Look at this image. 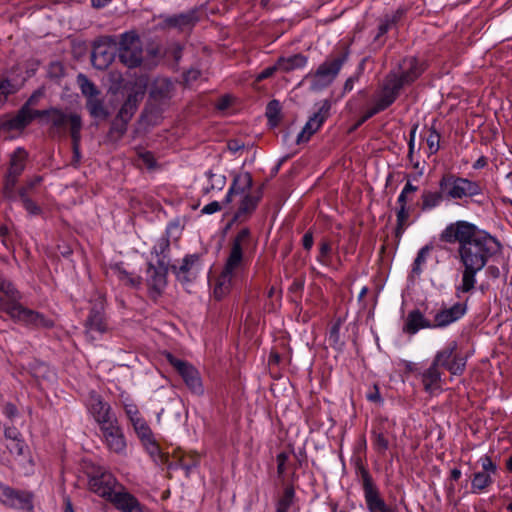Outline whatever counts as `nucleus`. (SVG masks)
<instances>
[{
	"mask_svg": "<svg viewBox=\"0 0 512 512\" xmlns=\"http://www.w3.org/2000/svg\"><path fill=\"white\" fill-rule=\"evenodd\" d=\"M441 239L447 243H458L457 259L462 270L460 282L455 285L457 296L471 292L477 283V274L500 251L499 241L467 221L448 225Z\"/></svg>",
	"mask_w": 512,
	"mask_h": 512,
	"instance_id": "1",
	"label": "nucleus"
},
{
	"mask_svg": "<svg viewBox=\"0 0 512 512\" xmlns=\"http://www.w3.org/2000/svg\"><path fill=\"white\" fill-rule=\"evenodd\" d=\"M255 247L249 228H242L231 240L222 271L214 284L213 295L216 299H222L242 287Z\"/></svg>",
	"mask_w": 512,
	"mask_h": 512,
	"instance_id": "2",
	"label": "nucleus"
},
{
	"mask_svg": "<svg viewBox=\"0 0 512 512\" xmlns=\"http://www.w3.org/2000/svg\"><path fill=\"white\" fill-rule=\"evenodd\" d=\"M34 95L29 99L28 103L19 111L17 116L12 120V126L15 128L24 127L29 124L32 119L36 117H46L47 122L51 123L57 129H64L67 125L70 126L71 137L73 142L74 154L79 158V141L80 130L82 127L81 118L77 114H65L60 110H32L28 104L34 100Z\"/></svg>",
	"mask_w": 512,
	"mask_h": 512,
	"instance_id": "3",
	"label": "nucleus"
},
{
	"mask_svg": "<svg viewBox=\"0 0 512 512\" xmlns=\"http://www.w3.org/2000/svg\"><path fill=\"white\" fill-rule=\"evenodd\" d=\"M19 294L13 285L0 277V310L7 313L15 322L32 327H49L52 322L44 315L23 307Z\"/></svg>",
	"mask_w": 512,
	"mask_h": 512,
	"instance_id": "4",
	"label": "nucleus"
},
{
	"mask_svg": "<svg viewBox=\"0 0 512 512\" xmlns=\"http://www.w3.org/2000/svg\"><path fill=\"white\" fill-rule=\"evenodd\" d=\"M401 75L391 74L387 77L384 87L379 94L376 103L380 109L385 110L396 99L400 89L414 80H416L422 73V68L415 58H407L403 61L401 66Z\"/></svg>",
	"mask_w": 512,
	"mask_h": 512,
	"instance_id": "5",
	"label": "nucleus"
},
{
	"mask_svg": "<svg viewBox=\"0 0 512 512\" xmlns=\"http://www.w3.org/2000/svg\"><path fill=\"white\" fill-rule=\"evenodd\" d=\"M439 188L445 198L453 200L471 198L482 193L478 182L452 174L444 175L441 178Z\"/></svg>",
	"mask_w": 512,
	"mask_h": 512,
	"instance_id": "6",
	"label": "nucleus"
},
{
	"mask_svg": "<svg viewBox=\"0 0 512 512\" xmlns=\"http://www.w3.org/2000/svg\"><path fill=\"white\" fill-rule=\"evenodd\" d=\"M345 61V55L327 59L314 72H309L305 76V80L309 82L310 90L318 92L330 86L336 79Z\"/></svg>",
	"mask_w": 512,
	"mask_h": 512,
	"instance_id": "7",
	"label": "nucleus"
},
{
	"mask_svg": "<svg viewBox=\"0 0 512 512\" xmlns=\"http://www.w3.org/2000/svg\"><path fill=\"white\" fill-rule=\"evenodd\" d=\"M251 185L252 179L249 174L246 173L244 175H240L234 179L225 196L224 204H229L232 202L233 195H243L236 213V218L250 214L257 206L258 198L250 194H246V191L250 189Z\"/></svg>",
	"mask_w": 512,
	"mask_h": 512,
	"instance_id": "8",
	"label": "nucleus"
},
{
	"mask_svg": "<svg viewBox=\"0 0 512 512\" xmlns=\"http://www.w3.org/2000/svg\"><path fill=\"white\" fill-rule=\"evenodd\" d=\"M120 61L129 68L137 67L143 58L142 43L134 32H127L117 43Z\"/></svg>",
	"mask_w": 512,
	"mask_h": 512,
	"instance_id": "9",
	"label": "nucleus"
},
{
	"mask_svg": "<svg viewBox=\"0 0 512 512\" xmlns=\"http://www.w3.org/2000/svg\"><path fill=\"white\" fill-rule=\"evenodd\" d=\"M457 348L456 341L448 342L444 348L436 353L432 364L438 368H445L452 375H461L465 370L466 359L457 353Z\"/></svg>",
	"mask_w": 512,
	"mask_h": 512,
	"instance_id": "10",
	"label": "nucleus"
},
{
	"mask_svg": "<svg viewBox=\"0 0 512 512\" xmlns=\"http://www.w3.org/2000/svg\"><path fill=\"white\" fill-rule=\"evenodd\" d=\"M477 464L480 470L476 471L471 479V492L480 494L485 491L494 483L495 476L498 472V467L489 455H482Z\"/></svg>",
	"mask_w": 512,
	"mask_h": 512,
	"instance_id": "11",
	"label": "nucleus"
},
{
	"mask_svg": "<svg viewBox=\"0 0 512 512\" xmlns=\"http://www.w3.org/2000/svg\"><path fill=\"white\" fill-rule=\"evenodd\" d=\"M89 415L97 423L99 430L118 421L110 404L98 394L92 393L87 401Z\"/></svg>",
	"mask_w": 512,
	"mask_h": 512,
	"instance_id": "12",
	"label": "nucleus"
},
{
	"mask_svg": "<svg viewBox=\"0 0 512 512\" xmlns=\"http://www.w3.org/2000/svg\"><path fill=\"white\" fill-rule=\"evenodd\" d=\"M117 53V41L113 37H103L94 44L91 61L95 68L105 69L115 59Z\"/></svg>",
	"mask_w": 512,
	"mask_h": 512,
	"instance_id": "13",
	"label": "nucleus"
},
{
	"mask_svg": "<svg viewBox=\"0 0 512 512\" xmlns=\"http://www.w3.org/2000/svg\"><path fill=\"white\" fill-rule=\"evenodd\" d=\"M167 361L177 370V372L181 375L185 384L189 387V389L197 394L201 395L204 392L203 384L201 381V377L199 372L193 367L191 364L180 360L168 353Z\"/></svg>",
	"mask_w": 512,
	"mask_h": 512,
	"instance_id": "14",
	"label": "nucleus"
},
{
	"mask_svg": "<svg viewBox=\"0 0 512 512\" xmlns=\"http://www.w3.org/2000/svg\"><path fill=\"white\" fill-rule=\"evenodd\" d=\"M361 481L364 498L369 512H389V507L381 498L379 490L371 475L365 469L361 470Z\"/></svg>",
	"mask_w": 512,
	"mask_h": 512,
	"instance_id": "15",
	"label": "nucleus"
},
{
	"mask_svg": "<svg viewBox=\"0 0 512 512\" xmlns=\"http://www.w3.org/2000/svg\"><path fill=\"white\" fill-rule=\"evenodd\" d=\"M100 432L101 440L110 452L118 455L126 454L127 441L118 421L100 429Z\"/></svg>",
	"mask_w": 512,
	"mask_h": 512,
	"instance_id": "16",
	"label": "nucleus"
},
{
	"mask_svg": "<svg viewBox=\"0 0 512 512\" xmlns=\"http://www.w3.org/2000/svg\"><path fill=\"white\" fill-rule=\"evenodd\" d=\"M6 448L13 457L14 467L25 475L33 472V459L28 446L23 439L6 443Z\"/></svg>",
	"mask_w": 512,
	"mask_h": 512,
	"instance_id": "17",
	"label": "nucleus"
},
{
	"mask_svg": "<svg viewBox=\"0 0 512 512\" xmlns=\"http://www.w3.org/2000/svg\"><path fill=\"white\" fill-rule=\"evenodd\" d=\"M117 484V479L107 471H98L89 479L90 490L108 501L115 492Z\"/></svg>",
	"mask_w": 512,
	"mask_h": 512,
	"instance_id": "18",
	"label": "nucleus"
},
{
	"mask_svg": "<svg viewBox=\"0 0 512 512\" xmlns=\"http://www.w3.org/2000/svg\"><path fill=\"white\" fill-rule=\"evenodd\" d=\"M168 268L169 264H166L164 260L153 262V259H148L146 282L149 288L156 293H160L167 284Z\"/></svg>",
	"mask_w": 512,
	"mask_h": 512,
	"instance_id": "19",
	"label": "nucleus"
},
{
	"mask_svg": "<svg viewBox=\"0 0 512 512\" xmlns=\"http://www.w3.org/2000/svg\"><path fill=\"white\" fill-rule=\"evenodd\" d=\"M200 269V259L197 254L187 255L178 265L172 266V270L176 275L177 280L182 284H188L195 280Z\"/></svg>",
	"mask_w": 512,
	"mask_h": 512,
	"instance_id": "20",
	"label": "nucleus"
},
{
	"mask_svg": "<svg viewBox=\"0 0 512 512\" xmlns=\"http://www.w3.org/2000/svg\"><path fill=\"white\" fill-rule=\"evenodd\" d=\"M0 502L6 506L31 510L32 495L28 492L17 491L0 482Z\"/></svg>",
	"mask_w": 512,
	"mask_h": 512,
	"instance_id": "21",
	"label": "nucleus"
},
{
	"mask_svg": "<svg viewBox=\"0 0 512 512\" xmlns=\"http://www.w3.org/2000/svg\"><path fill=\"white\" fill-rule=\"evenodd\" d=\"M109 502L121 512H146L145 506L142 505L134 495L121 486L118 490H115Z\"/></svg>",
	"mask_w": 512,
	"mask_h": 512,
	"instance_id": "22",
	"label": "nucleus"
},
{
	"mask_svg": "<svg viewBox=\"0 0 512 512\" xmlns=\"http://www.w3.org/2000/svg\"><path fill=\"white\" fill-rule=\"evenodd\" d=\"M329 109L330 104L325 101L318 111L308 119L302 130L299 132L296 140L297 144L307 142L310 137L319 130L327 117Z\"/></svg>",
	"mask_w": 512,
	"mask_h": 512,
	"instance_id": "23",
	"label": "nucleus"
},
{
	"mask_svg": "<svg viewBox=\"0 0 512 512\" xmlns=\"http://www.w3.org/2000/svg\"><path fill=\"white\" fill-rule=\"evenodd\" d=\"M133 429L140 440L141 444L152 457H157L160 454V448L156 442L153 432L144 418L136 419V422L132 423Z\"/></svg>",
	"mask_w": 512,
	"mask_h": 512,
	"instance_id": "24",
	"label": "nucleus"
},
{
	"mask_svg": "<svg viewBox=\"0 0 512 512\" xmlns=\"http://www.w3.org/2000/svg\"><path fill=\"white\" fill-rule=\"evenodd\" d=\"M466 305L455 303L451 307L439 310L433 317V329L445 328L461 319L466 313Z\"/></svg>",
	"mask_w": 512,
	"mask_h": 512,
	"instance_id": "25",
	"label": "nucleus"
},
{
	"mask_svg": "<svg viewBox=\"0 0 512 512\" xmlns=\"http://www.w3.org/2000/svg\"><path fill=\"white\" fill-rule=\"evenodd\" d=\"M198 21L197 11L191 10L178 15L165 16L163 18L164 27L176 28L181 31L191 29Z\"/></svg>",
	"mask_w": 512,
	"mask_h": 512,
	"instance_id": "26",
	"label": "nucleus"
},
{
	"mask_svg": "<svg viewBox=\"0 0 512 512\" xmlns=\"http://www.w3.org/2000/svg\"><path fill=\"white\" fill-rule=\"evenodd\" d=\"M421 329H433L431 320L418 309L410 311L405 319L403 332L414 335Z\"/></svg>",
	"mask_w": 512,
	"mask_h": 512,
	"instance_id": "27",
	"label": "nucleus"
},
{
	"mask_svg": "<svg viewBox=\"0 0 512 512\" xmlns=\"http://www.w3.org/2000/svg\"><path fill=\"white\" fill-rule=\"evenodd\" d=\"M106 331V324L102 312L98 309H93L86 322V335L92 340H96L101 334Z\"/></svg>",
	"mask_w": 512,
	"mask_h": 512,
	"instance_id": "28",
	"label": "nucleus"
},
{
	"mask_svg": "<svg viewBox=\"0 0 512 512\" xmlns=\"http://www.w3.org/2000/svg\"><path fill=\"white\" fill-rule=\"evenodd\" d=\"M441 382V373L439 371V368L434 364H431V366L422 373V383L424 389L426 392L430 394H434L441 391Z\"/></svg>",
	"mask_w": 512,
	"mask_h": 512,
	"instance_id": "29",
	"label": "nucleus"
},
{
	"mask_svg": "<svg viewBox=\"0 0 512 512\" xmlns=\"http://www.w3.org/2000/svg\"><path fill=\"white\" fill-rule=\"evenodd\" d=\"M27 153L24 149L18 148L11 157L10 168L7 176V183L14 185L17 177L25 168Z\"/></svg>",
	"mask_w": 512,
	"mask_h": 512,
	"instance_id": "30",
	"label": "nucleus"
},
{
	"mask_svg": "<svg viewBox=\"0 0 512 512\" xmlns=\"http://www.w3.org/2000/svg\"><path fill=\"white\" fill-rule=\"evenodd\" d=\"M306 64L307 58L302 54L280 57L277 61L278 70L283 72H290L296 69L304 68Z\"/></svg>",
	"mask_w": 512,
	"mask_h": 512,
	"instance_id": "31",
	"label": "nucleus"
},
{
	"mask_svg": "<svg viewBox=\"0 0 512 512\" xmlns=\"http://www.w3.org/2000/svg\"><path fill=\"white\" fill-rule=\"evenodd\" d=\"M168 249L169 239L166 237H161L153 246L148 259H153V262H158V260H164L166 261V264H170V259L167 254Z\"/></svg>",
	"mask_w": 512,
	"mask_h": 512,
	"instance_id": "32",
	"label": "nucleus"
},
{
	"mask_svg": "<svg viewBox=\"0 0 512 512\" xmlns=\"http://www.w3.org/2000/svg\"><path fill=\"white\" fill-rule=\"evenodd\" d=\"M205 175L207 177V183L202 189L203 194H209L212 191H221L225 187L226 177L223 174L207 171Z\"/></svg>",
	"mask_w": 512,
	"mask_h": 512,
	"instance_id": "33",
	"label": "nucleus"
},
{
	"mask_svg": "<svg viewBox=\"0 0 512 512\" xmlns=\"http://www.w3.org/2000/svg\"><path fill=\"white\" fill-rule=\"evenodd\" d=\"M143 92H137L133 95H129L126 102L123 104L119 111V117L122 120H128L133 112L136 110L138 101L142 98Z\"/></svg>",
	"mask_w": 512,
	"mask_h": 512,
	"instance_id": "34",
	"label": "nucleus"
},
{
	"mask_svg": "<svg viewBox=\"0 0 512 512\" xmlns=\"http://www.w3.org/2000/svg\"><path fill=\"white\" fill-rule=\"evenodd\" d=\"M116 277L124 284L132 287H138L141 284V277L133 273L128 272L123 267L116 265L113 269Z\"/></svg>",
	"mask_w": 512,
	"mask_h": 512,
	"instance_id": "35",
	"label": "nucleus"
},
{
	"mask_svg": "<svg viewBox=\"0 0 512 512\" xmlns=\"http://www.w3.org/2000/svg\"><path fill=\"white\" fill-rule=\"evenodd\" d=\"M444 195L442 192H432V191H426L422 194V209L432 210L435 207L439 206Z\"/></svg>",
	"mask_w": 512,
	"mask_h": 512,
	"instance_id": "36",
	"label": "nucleus"
},
{
	"mask_svg": "<svg viewBox=\"0 0 512 512\" xmlns=\"http://www.w3.org/2000/svg\"><path fill=\"white\" fill-rule=\"evenodd\" d=\"M333 248L329 241H322L319 245V254L316 258L317 262L323 266L329 267L332 262Z\"/></svg>",
	"mask_w": 512,
	"mask_h": 512,
	"instance_id": "37",
	"label": "nucleus"
},
{
	"mask_svg": "<svg viewBox=\"0 0 512 512\" xmlns=\"http://www.w3.org/2000/svg\"><path fill=\"white\" fill-rule=\"evenodd\" d=\"M77 83L81 89V92L87 99L98 96L99 91L85 75L79 74L77 77Z\"/></svg>",
	"mask_w": 512,
	"mask_h": 512,
	"instance_id": "38",
	"label": "nucleus"
},
{
	"mask_svg": "<svg viewBox=\"0 0 512 512\" xmlns=\"http://www.w3.org/2000/svg\"><path fill=\"white\" fill-rule=\"evenodd\" d=\"M295 496L294 489L292 487H287L284 490L282 497L278 500L276 504L277 512H288Z\"/></svg>",
	"mask_w": 512,
	"mask_h": 512,
	"instance_id": "39",
	"label": "nucleus"
},
{
	"mask_svg": "<svg viewBox=\"0 0 512 512\" xmlns=\"http://www.w3.org/2000/svg\"><path fill=\"white\" fill-rule=\"evenodd\" d=\"M87 108L91 116L95 118H105L107 116L103 103L97 96L87 99Z\"/></svg>",
	"mask_w": 512,
	"mask_h": 512,
	"instance_id": "40",
	"label": "nucleus"
},
{
	"mask_svg": "<svg viewBox=\"0 0 512 512\" xmlns=\"http://www.w3.org/2000/svg\"><path fill=\"white\" fill-rule=\"evenodd\" d=\"M429 251V246H424L418 251L412 267L414 274L419 275L422 272V266L426 263Z\"/></svg>",
	"mask_w": 512,
	"mask_h": 512,
	"instance_id": "41",
	"label": "nucleus"
},
{
	"mask_svg": "<svg viewBox=\"0 0 512 512\" xmlns=\"http://www.w3.org/2000/svg\"><path fill=\"white\" fill-rule=\"evenodd\" d=\"M20 197L23 207L30 215L35 216L41 213V208L27 196V189L21 190Z\"/></svg>",
	"mask_w": 512,
	"mask_h": 512,
	"instance_id": "42",
	"label": "nucleus"
},
{
	"mask_svg": "<svg viewBox=\"0 0 512 512\" xmlns=\"http://www.w3.org/2000/svg\"><path fill=\"white\" fill-rule=\"evenodd\" d=\"M138 161L140 166H144L149 170H152L156 166V160L154 155L150 151L139 149L137 151Z\"/></svg>",
	"mask_w": 512,
	"mask_h": 512,
	"instance_id": "43",
	"label": "nucleus"
},
{
	"mask_svg": "<svg viewBox=\"0 0 512 512\" xmlns=\"http://www.w3.org/2000/svg\"><path fill=\"white\" fill-rule=\"evenodd\" d=\"M426 143L431 154L436 153L440 148V134L434 129L430 128L426 135Z\"/></svg>",
	"mask_w": 512,
	"mask_h": 512,
	"instance_id": "44",
	"label": "nucleus"
},
{
	"mask_svg": "<svg viewBox=\"0 0 512 512\" xmlns=\"http://www.w3.org/2000/svg\"><path fill=\"white\" fill-rule=\"evenodd\" d=\"M409 216H410V210H409V208H407V206L399 207V209L397 211V228H396L397 235H400L405 230Z\"/></svg>",
	"mask_w": 512,
	"mask_h": 512,
	"instance_id": "45",
	"label": "nucleus"
},
{
	"mask_svg": "<svg viewBox=\"0 0 512 512\" xmlns=\"http://www.w3.org/2000/svg\"><path fill=\"white\" fill-rule=\"evenodd\" d=\"M372 435H373V446H374L375 450L379 453H384L389 447V442H388L387 438L385 437V435L382 432H377L375 430L372 432Z\"/></svg>",
	"mask_w": 512,
	"mask_h": 512,
	"instance_id": "46",
	"label": "nucleus"
},
{
	"mask_svg": "<svg viewBox=\"0 0 512 512\" xmlns=\"http://www.w3.org/2000/svg\"><path fill=\"white\" fill-rule=\"evenodd\" d=\"M17 88L9 80L0 82V108L5 103L7 96L16 92Z\"/></svg>",
	"mask_w": 512,
	"mask_h": 512,
	"instance_id": "47",
	"label": "nucleus"
},
{
	"mask_svg": "<svg viewBox=\"0 0 512 512\" xmlns=\"http://www.w3.org/2000/svg\"><path fill=\"white\" fill-rule=\"evenodd\" d=\"M123 407H124L125 414L128 417L131 424L136 422V419L142 418L140 415V412L138 410V407L134 403H132L130 401H125L123 403Z\"/></svg>",
	"mask_w": 512,
	"mask_h": 512,
	"instance_id": "48",
	"label": "nucleus"
},
{
	"mask_svg": "<svg viewBox=\"0 0 512 512\" xmlns=\"http://www.w3.org/2000/svg\"><path fill=\"white\" fill-rule=\"evenodd\" d=\"M327 339H328L329 344L334 346V347H338V346L341 345V342H340V323L339 322L333 324L330 327Z\"/></svg>",
	"mask_w": 512,
	"mask_h": 512,
	"instance_id": "49",
	"label": "nucleus"
},
{
	"mask_svg": "<svg viewBox=\"0 0 512 512\" xmlns=\"http://www.w3.org/2000/svg\"><path fill=\"white\" fill-rule=\"evenodd\" d=\"M279 102L276 100L271 101L267 106V117L269 118L270 122H276L279 116Z\"/></svg>",
	"mask_w": 512,
	"mask_h": 512,
	"instance_id": "50",
	"label": "nucleus"
},
{
	"mask_svg": "<svg viewBox=\"0 0 512 512\" xmlns=\"http://www.w3.org/2000/svg\"><path fill=\"white\" fill-rule=\"evenodd\" d=\"M6 443L18 441L21 438L20 432L16 428L8 427L4 432Z\"/></svg>",
	"mask_w": 512,
	"mask_h": 512,
	"instance_id": "51",
	"label": "nucleus"
},
{
	"mask_svg": "<svg viewBox=\"0 0 512 512\" xmlns=\"http://www.w3.org/2000/svg\"><path fill=\"white\" fill-rule=\"evenodd\" d=\"M220 210H221V204L218 201H213V202L205 205L202 208L201 213L210 215V214H214Z\"/></svg>",
	"mask_w": 512,
	"mask_h": 512,
	"instance_id": "52",
	"label": "nucleus"
},
{
	"mask_svg": "<svg viewBox=\"0 0 512 512\" xmlns=\"http://www.w3.org/2000/svg\"><path fill=\"white\" fill-rule=\"evenodd\" d=\"M180 232H181V227L178 222H171L168 224V226L166 228V234L168 235V237L176 238V237H178Z\"/></svg>",
	"mask_w": 512,
	"mask_h": 512,
	"instance_id": "53",
	"label": "nucleus"
},
{
	"mask_svg": "<svg viewBox=\"0 0 512 512\" xmlns=\"http://www.w3.org/2000/svg\"><path fill=\"white\" fill-rule=\"evenodd\" d=\"M277 70H278V67H277V63H276L274 66L267 67V68H265L263 71H261V72L257 75L256 79H257L258 81H262V80H264V79H266V78H268V77L272 76V75L274 74V72H275V71H277Z\"/></svg>",
	"mask_w": 512,
	"mask_h": 512,
	"instance_id": "54",
	"label": "nucleus"
},
{
	"mask_svg": "<svg viewBox=\"0 0 512 512\" xmlns=\"http://www.w3.org/2000/svg\"><path fill=\"white\" fill-rule=\"evenodd\" d=\"M395 19L386 17L379 26L378 36L385 34L394 24Z\"/></svg>",
	"mask_w": 512,
	"mask_h": 512,
	"instance_id": "55",
	"label": "nucleus"
},
{
	"mask_svg": "<svg viewBox=\"0 0 512 512\" xmlns=\"http://www.w3.org/2000/svg\"><path fill=\"white\" fill-rule=\"evenodd\" d=\"M380 111H383V109H380L379 108V105L377 103H375L374 107L369 109L365 115L361 118V120L359 121L358 125H361L362 123H364L366 120H368L369 118H371L372 116H374L375 114L379 113Z\"/></svg>",
	"mask_w": 512,
	"mask_h": 512,
	"instance_id": "56",
	"label": "nucleus"
},
{
	"mask_svg": "<svg viewBox=\"0 0 512 512\" xmlns=\"http://www.w3.org/2000/svg\"><path fill=\"white\" fill-rule=\"evenodd\" d=\"M313 243H314V239H313L312 232H310V231L306 232L302 238V245H303L304 249L310 250L313 246Z\"/></svg>",
	"mask_w": 512,
	"mask_h": 512,
	"instance_id": "57",
	"label": "nucleus"
},
{
	"mask_svg": "<svg viewBox=\"0 0 512 512\" xmlns=\"http://www.w3.org/2000/svg\"><path fill=\"white\" fill-rule=\"evenodd\" d=\"M367 399L371 402L380 403L382 402V398L380 396L379 390L377 386L373 387V390L367 394Z\"/></svg>",
	"mask_w": 512,
	"mask_h": 512,
	"instance_id": "58",
	"label": "nucleus"
},
{
	"mask_svg": "<svg viewBox=\"0 0 512 512\" xmlns=\"http://www.w3.org/2000/svg\"><path fill=\"white\" fill-rule=\"evenodd\" d=\"M417 128H418V125H414L413 128L411 129L410 131V135H409V141H408V145H409V150L410 152L413 151L414 149V146H415V139H416V131H417Z\"/></svg>",
	"mask_w": 512,
	"mask_h": 512,
	"instance_id": "59",
	"label": "nucleus"
},
{
	"mask_svg": "<svg viewBox=\"0 0 512 512\" xmlns=\"http://www.w3.org/2000/svg\"><path fill=\"white\" fill-rule=\"evenodd\" d=\"M417 191V186L413 185L411 182H407L402 189V192L410 197V195L414 194Z\"/></svg>",
	"mask_w": 512,
	"mask_h": 512,
	"instance_id": "60",
	"label": "nucleus"
},
{
	"mask_svg": "<svg viewBox=\"0 0 512 512\" xmlns=\"http://www.w3.org/2000/svg\"><path fill=\"white\" fill-rule=\"evenodd\" d=\"M487 163V158L485 156H481L474 162L473 168L476 170L482 169L487 165Z\"/></svg>",
	"mask_w": 512,
	"mask_h": 512,
	"instance_id": "61",
	"label": "nucleus"
},
{
	"mask_svg": "<svg viewBox=\"0 0 512 512\" xmlns=\"http://www.w3.org/2000/svg\"><path fill=\"white\" fill-rule=\"evenodd\" d=\"M357 81V77H349L346 81H345V84H344V91L345 92H349L353 89L354 87V83Z\"/></svg>",
	"mask_w": 512,
	"mask_h": 512,
	"instance_id": "62",
	"label": "nucleus"
},
{
	"mask_svg": "<svg viewBox=\"0 0 512 512\" xmlns=\"http://www.w3.org/2000/svg\"><path fill=\"white\" fill-rule=\"evenodd\" d=\"M229 104H230V98L228 96H226L219 100V102L217 103V108L219 110H224L229 106Z\"/></svg>",
	"mask_w": 512,
	"mask_h": 512,
	"instance_id": "63",
	"label": "nucleus"
},
{
	"mask_svg": "<svg viewBox=\"0 0 512 512\" xmlns=\"http://www.w3.org/2000/svg\"><path fill=\"white\" fill-rule=\"evenodd\" d=\"M410 200V197L403 193H401L398 196L397 203L399 204V207L406 206L407 202Z\"/></svg>",
	"mask_w": 512,
	"mask_h": 512,
	"instance_id": "64",
	"label": "nucleus"
}]
</instances>
